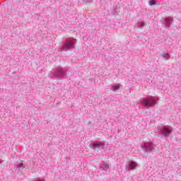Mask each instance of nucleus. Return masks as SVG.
I'll return each instance as SVG.
<instances>
[{
  "mask_svg": "<svg viewBox=\"0 0 181 181\" xmlns=\"http://www.w3.org/2000/svg\"><path fill=\"white\" fill-rule=\"evenodd\" d=\"M163 57H164L165 59H170V55H169V54L168 53H164L163 54Z\"/></svg>",
  "mask_w": 181,
  "mask_h": 181,
  "instance_id": "9",
  "label": "nucleus"
},
{
  "mask_svg": "<svg viewBox=\"0 0 181 181\" xmlns=\"http://www.w3.org/2000/svg\"><path fill=\"white\" fill-rule=\"evenodd\" d=\"M90 148H91V144H89Z\"/></svg>",
  "mask_w": 181,
  "mask_h": 181,
  "instance_id": "15",
  "label": "nucleus"
},
{
  "mask_svg": "<svg viewBox=\"0 0 181 181\" xmlns=\"http://www.w3.org/2000/svg\"><path fill=\"white\" fill-rule=\"evenodd\" d=\"M143 104L146 106L152 107V105H155V100L152 98H148L143 100Z\"/></svg>",
  "mask_w": 181,
  "mask_h": 181,
  "instance_id": "4",
  "label": "nucleus"
},
{
  "mask_svg": "<svg viewBox=\"0 0 181 181\" xmlns=\"http://www.w3.org/2000/svg\"><path fill=\"white\" fill-rule=\"evenodd\" d=\"M100 146L101 144L100 143L93 144V151H100Z\"/></svg>",
  "mask_w": 181,
  "mask_h": 181,
  "instance_id": "7",
  "label": "nucleus"
},
{
  "mask_svg": "<svg viewBox=\"0 0 181 181\" xmlns=\"http://www.w3.org/2000/svg\"><path fill=\"white\" fill-rule=\"evenodd\" d=\"M76 46V40L73 37L64 40L61 45V52H69L73 50Z\"/></svg>",
  "mask_w": 181,
  "mask_h": 181,
  "instance_id": "2",
  "label": "nucleus"
},
{
  "mask_svg": "<svg viewBox=\"0 0 181 181\" xmlns=\"http://www.w3.org/2000/svg\"><path fill=\"white\" fill-rule=\"evenodd\" d=\"M136 168V162L132 161L129 164V169L134 170Z\"/></svg>",
  "mask_w": 181,
  "mask_h": 181,
  "instance_id": "8",
  "label": "nucleus"
},
{
  "mask_svg": "<svg viewBox=\"0 0 181 181\" xmlns=\"http://www.w3.org/2000/svg\"><path fill=\"white\" fill-rule=\"evenodd\" d=\"M148 4L150 5V6L155 5V0H150L148 1Z\"/></svg>",
  "mask_w": 181,
  "mask_h": 181,
  "instance_id": "10",
  "label": "nucleus"
},
{
  "mask_svg": "<svg viewBox=\"0 0 181 181\" xmlns=\"http://www.w3.org/2000/svg\"><path fill=\"white\" fill-rule=\"evenodd\" d=\"M161 132L164 135H169L170 134V132H172V130H170L166 127H164L162 129Z\"/></svg>",
  "mask_w": 181,
  "mask_h": 181,
  "instance_id": "5",
  "label": "nucleus"
},
{
  "mask_svg": "<svg viewBox=\"0 0 181 181\" xmlns=\"http://www.w3.org/2000/svg\"><path fill=\"white\" fill-rule=\"evenodd\" d=\"M52 80H62L67 77V69L63 67L56 68L49 74Z\"/></svg>",
  "mask_w": 181,
  "mask_h": 181,
  "instance_id": "1",
  "label": "nucleus"
},
{
  "mask_svg": "<svg viewBox=\"0 0 181 181\" xmlns=\"http://www.w3.org/2000/svg\"><path fill=\"white\" fill-rule=\"evenodd\" d=\"M90 1H91V0H83V2H90Z\"/></svg>",
  "mask_w": 181,
  "mask_h": 181,
  "instance_id": "13",
  "label": "nucleus"
},
{
  "mask_svg": "<svg viewBox=\"0 0 181 181\" xmlns=\"http://www.w3.org/2000/svg\"><path fill=\"white\" fill-rule=\"evenodd\" d=\"M119 88H121V84L116 83L112 87V91H117Z\"/></svg>",
  "mask_w": 181,
  "mask_h": 181,
  "instance_id": "6",
  "label": "nucleus"
},
{
  "mask_svg": "<svg viewBox=\"0 0 181 181\" xmlns=\"http://www.w3.org/2000/svg\"><path fill=\"white\" fill-rule=\"evenodd\" d=\"M87 35H85L84 37H83V40H87Z\"/></svg>",
  "mask_w": 181,
  "mask_h": 181,
  "instance_id": "12",
  "label": "nucleus"
},
{
  "mask_svg": "<svg viewBox=\"0 0 181 181\" xmlns=\"http://www.w3.org/2000/svg\"><path fill=\"white\" fill-rule=\"evenodd\" d=\"M1 163H2V160L0 159V165H1Z\"/></svg>",
  "mask_w": 181,
  "mask_h": 181,
  "instance_id": "14",
  "label": "nucleus"
},
{
  "mask_svg": "<svg viewBox=\"0 0 181 181\" xmlns=\"http://www.w3.org/2000/svg\"><path fill=\"white\" fill-rule=\"evenodd\" d=\"M103 166H104V169H105V170H107V169L110 168V165L107 163H104Z\"/></svg>",
  "mask_w": 181,
  "mask_h": 181,
  "instance_id": "11",
  "label": "nucleus"
},
{
  "mask_svg": "<svg viewBox=\"0 0 181 181\" xmlns=\"http://www.w3.org/2000/svg\"><path fill=\"white\" fill-rule=\"evenodd\" d=\"M13 169L17 173H22V170L25 169V165L23 163L16 162L13 164Z\"/></svg>",
  "mask_w": 181,
  "mask_h": 181,
  "instance_id": "3",
  "label": "nucleus"
}]
</instances>
